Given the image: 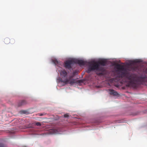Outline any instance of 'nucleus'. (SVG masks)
Returning <instances> with one entry per match:
<instances>
[{
  "label": "nucleus",
  "mask_w": 147,
  "mask_h": 147,
  "mask_svg": "<svg viewBox=\"0 0 147 147\" xmlns=\"http://www.w3.org/2000/svg\"><path fill=\"white\" fill-rule=\"evenodd\" d=\"M3 145L1 144H0V147H3Z\"/></svg>",
  "instance_id": "nucleus-14"
},
{
  "label": "nucleus",
  "mask_w": 147,
  "mask_h": 147,
  "mask_svg": "<svg viewBox=\"0 0 147 147\" xmlns=\"http://www.w3.org/2000/svg\"><path fill=\"white\" fill-rule=\"evenodd\" d=\"M99 74H102V73H100Z\"/></svg>",
  "instance_id": "nucleus-17"
},
{
  "label": "nucleus",
  "mask_w": 147,
  "mask_h": 147,
  "mask_svg": "<svg viewBox=\"0 0 147 147\" xmlns=\"http://www.w3.org/2000/svg\"><path fill=\"white\" fill-rule=\"evenodd\" d=\"M39 114H40L39 115L40 116H42L43 115V114H40V113Z\"/></svg>",
  "instance_id": "nucleus-15"
},
{
  "label": "nucleus",
  "mask_w": 147,
  "mask_h": 147,
  "mask_svg": "<svg viewBox=\"0 0 147 147\" xmlns=\"http://www.w3.org/2000/svg\"><path fill=\"white\" fill-rule=\"evenodd\" d=\"M74 63V61L73 60H68L66 61L65 63V67L66 68L68 69L71 68V65Z\"/></svg>",
  "instance_id": "nucleus-3"
},
{
  "label": "nucleus",
  "mask_w": 147,
  "mask_h": 147,
  "mask_svg": "<svg viewBox=\"0 0 147 147\" xmlns=\"http://www.w3.org/2000/svg\"><path fill=\"white\" fill-rule=\"evenodd\" d=\"M140 62V61L139 60H137V61H135V63H139Z\"/></svg>",
  "instance_id": "nucleus-13"
},
{
  "label": "nucleus",
  "mask_w": 147,
  "mask_h": 147,
  "mask_svg": "<svg viewBox=\"0 0 147 147\" xmlns=\"http://www.w3.org/2000/svg\"><path fill=\"white\" fill-rule=\"evenodd\" d=\"M27 104V102L25 100H22L20 101L18 104V107H20Z\"/></svg>",
  "instance_id": "nucleus-9"
},
{
  "label": "nucleus",
  "mask_w": 147,
  "mask_h": 147,
  "mask_svg": "<svg viewBox=\"0 0 147 147\" xmlns=\"http://www.w3.org/2000/svg\"><path fill=\"white\" fill-rule=\"evenodd\" d=\"M116 68L117 69V71L120 72L121 71H125L126 69L123 66L120 64H117L116 65Z\"/></svg>",
  "instance_id": "nucleus-5"
},
{
  "label": "nucleus",
  "mask_w": 147,
  "mask_h": 147,
  "mask_svg": "<svg viewBox=\"0 0 147 147\" xmlns=\"http://www.w3.org/2000/svg\"><path fill=\"white\" fill-rule=\"evenodd\" d=\"M97 62L98 64H99V66H100V65L103 66H105L107 63L106 61L105 60H101Z\"/></svg>",
  "instance_id": "nucleus-7"
},
{
  "label": "nucleus",
  "mask_w": 147,
  "mask_h": 147,
  "mask_svg": "<svg viewBox=\"0 0 147 147\" xmlns=\"http://www.w3.org/2000/svg\"><path fill=\"white\" fill-rule=\"evenodd\" d=\"M89 65L88 69V72L96 70L98 71H103L104 70L103 67L99 66L97 62L92 61L89 63Z\"/></svg>",
  "instance_id": "nucleus-2"
},
{
  "label": "nucleus",
  "mask_w": 147,
  "mask_h": 147,
  "mask_svg": "<svg viewBox=\"0 0 147 147\" xmlns=\"http://www.w3.org/2000/svg\"><path fill=\"white\" fill-rule=\"evenodd\" d=\"M4 42L6 44H8L11 42V44H13L15 42V40L13 38L10 39L9 38H5L4 40Z\"/></svg>",
  "instance_id": "nucleus-4"
},
{
  "label": "nucleus",
  "mask_w": 147,
  "mask_h": 147,
  "mask_svg": "<svg viewBox=\"0 0 147 147\" xmlns=\"http://www.w3.org/2000/svg\"><path fill=\"white\" fill-rule=\"evenodd\" d=\"M53 63L56 65H58V61L56 59H54L53 60Z\"/></svg>",
  "instance_id": "nucleus-10"
},
{
  "label": "nucleus",
  "mask_w": 147,
  "mask_h": 147,
  "mask_svg": "<svg viewBox=\"0 0 147 147\" xmlns=\"http://www.w3.org/2000/svg\"><path fill=\"white\" fill-rule=\"evenodd\" d=\"M76 62L80 66L84 65L86 64V62L82 60H77Z\"/></svg>",
  "instance_id": "nucleus-8"
},
{
  "label": "nucleus",
  "mask_w": 147,
  "mask_h": 147,
  "mask_svg": "<svg viewBox=\"0 0 147 147\" xmlns=\"http://www.w3.org/2000/svg\"><path fill=\"white\" fill-rule=\"evenodd\" d=\"M64 117H69L68 115L67 114H66L64 115Z\"/></svg>",
  "instance_id": "nucleus-12"
},
{
  "label": "nucleus",
  "mask_w": 147,
  "mask_h": 147,
  "mask_svg": "<svg viewBox=\"0 0 147 147\" xmlns=\"http://www.w3.org/2000/svg\"><path fill=\"white\" fill-rule=\"evenodd\" d=\"M36 125L38 126H40L41 125V124L39 122H37L36 123Z\"/></svg>",
  "instance_id": "nucleus-11"
},
{
  "label": "nucleus",
  "mask_w": 147,
  "mask_h": 147,
  "mask_svg": "<svg viewBox=\"0 0 147 147\" xmlns=\"http://www.w3.org/2000/svg\"><path fill=\"white\" fill-rule=\"evenodd\" d=\"M60 74L61 77L64 80H63L62 78L59 77L58 80L59 82L64 83L65 84L69 83L72 84L75 83V80L74 79H71V78L72 77V76H70L69 78H67V73L65 70L61 71L60 72Z\"/></svg>",
  "instance_id": "nucleus-1"
},
{
  "label": "nucleus",
  "mask_w": 147,
  "mask_h": 147,
  "mask_svg": "<svg viewBox=\"0 0 147 147\" xmlns=\"http://www.w3.org/2000/svg\"><path fill=\"white\" fill-rule=\"evenodd\" d=\"M110 94L114 96H117L119 95L118 93L116 91L113 89H109Z\"/></svg>",
  "instance_id": "nucleus-6"
},
{
  "label": "nucleus",
  "mask_w": 147,
  "mask_h": 147,
  "mask_svg": "<svg viewBox=\"0 0 147 147\" xmlns=\"http://www.w3.org/2000/svg\"><path fill=\"white\" fill-rule=\"evenodd\" d=\"M75 74V72H73V74Z\"/></svg>",
  "instance_id": "nucleus-18"
},
{
  "label": "nucleus",
  "mask_w": 147,
  "mask_h": 147,
  "mask_svg": "<svg viewBox=\"0 0 147 147\" xmlns=\"http://www.w3.org/2000/svg\"><path fill=\"white\" fill-rule=\"evenodd\" d=\"M146 73H147V69H146Z\"/></svg>",
  "instance_id": "nucleus-16"
}]
</instances>
